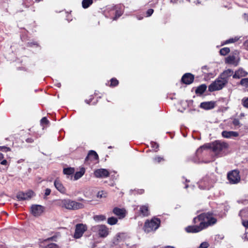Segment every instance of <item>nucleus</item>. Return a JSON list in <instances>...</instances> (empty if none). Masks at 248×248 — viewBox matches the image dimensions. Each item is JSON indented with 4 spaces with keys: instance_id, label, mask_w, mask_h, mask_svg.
Returning a JSON list of instances; mask_svg holds the SVG:
<instances>
[{
    "instance_id": "25",
    "label": "nucleus",
    "mask_w": 248,
    "mask_h": 248,
    "mask_svg": "<svg viewBox=\"0 0 248 248\" xmlns=\"http://www.w3.org/2000/svg\"><path fill=\"white\" fill-rule=\"evenodd\" d=\"M93 219L95 222H100L106 219V217L103 215H95L93 217Z\"/></svg>"
},
{
    "instance_id": "22",
    "label": "nucleus",
    "mask_w": 248,
    "mask_h": 248,
    "mask_svg": "<svg viewBox=\"0 0 248 248\" xmlns=\"http://www.w3.org/2000/svg\"><path fill=\"white\" fill-rule=\"evenodd\" d=\"M233 71L231 69H227L224 71L220 76L222 79H226L228 82L229 78L233 75Z\"/></svg>"
},
{
    "instance_id": "6",
    "label": "nucleus",
    "mask_w": 248,
    "mask_h": 248,
    "mask_svg": "<svg viewBox=\"0 0 248 248\" xmlns=\"http://www.w3.org/2000/svg\"><path fill=\"white\" fill-rule=\"evenodd\" d=\"M210 148L216 155H218L228 148V144L224 141L216 140L210 144Z\"/></svg>"
},
{
    "instance_id": "52",
    "label": "nucleus",
    "mask_w": 248,
    "mask_h": 248,
    "mask_svg": "<svg viewBox=\"0 0 248 248\" xmlns=\"http://www.w3.org/2000/svg\"><path fill=\"white\" fill-rule=\"evenodd\" d=\"M202 148H204V146H202V147H201L200 148H199V149L197 150V151H198V152H200L201 150H202Z\"/></svg>"
},
{
    "instance_id": "42",
    "label": "nucleus",
    "mask_w": 248,
    "mask_h": 248,
    "mask_svg": "<svg viewBox=\"0 0 248 248\" xmlns=\"http://www.w3.org/2000/svg\"><path fill=\"white\" fill-rule=\"evenodd\" d=\"M0 150L4 152H8L10 151V149L9 147L6 146H0Z\"/></svg>"
},
{
    "instance_id": "53",
    "label": "nucleus",
    "mask_w": 248,
    "mask_h": 248,
    "mask_svg": "<svg viewBox=\"0 0 248 248\" xmlns=\"http://www.w3.org/2000/svg\"><path fill=\"white\" fill-rule=\"evenodd\" d=\"M165 248H174L172 246H167L165 247Z\"/></svg>"
},
{
    "instance_id": "20",
    "label": "nucleus",
    "mask_w": 248,
    "mask_h": 248,
    "mask_svg": "<svg viewBox=\"0 0 248 248\" xmlns=\"http://www.w3.org/2000/svg\"><path fill=\"white\" fill-rule=\"evenodd\" d=\"M200 107L204 109H210L215 107V103L213 101L204 102L201 103Z\"/></svg>"
},
{
    "instance_id": "3",
    "label": "nucleus",
    "mask_w": 248,
    "mask_h": 248,
    "mask_svg": "<svg viewBox=\"0 0 248 248\" xmlns=\"http://www.w3.org/2000/svg\"><path fill=\"white\" fill-rule=\"evenodd\" d=\"M160 221L157 218H153L151 220H147L144 225V230L146 232L155 231L159 226Z\"/></svg>"
},
{
    "instance_id": "38",
    "label": "nucleus",
    "mask_w": 248,
    "mask_h": 248,
    "mask_svg": "<svg viewBox=\"0 0 248 248\" xmlns=\"http://www.w3.org/2000/svg\"><path fill=\"white\" fill-rule=\"evenodd\" d=\"M209 246V244L207 242H202L200 246V248H207Z\"/></svg>"
},
{
    "instance_id": "33",
    "label": "nucleus",
    "mask_w": 248,
    "mask_h": 248,
    "mask_svg": "<svg viewBox=\"0 0 248 248\" xmlns=\"http://www.w3.org/2000/svg\"><path fill=\"white\" fill-rule=\"evenodd\" d=\"M240 84L243 86L248 88V78H243L240 81Z\"/></svg>"
},
{
    "instance_id": "48",
    "label": "nucleus",
    "mask_w": 248,
    "mask_h": 248,
    "mask_svg": "<svg viewBox=\"0 0 248 248\" xmlns=\"http://www.w3.org/2000/svg\"><path fill=\"white\" fill-rule=\"evenodd\" d=\"M243 224L246 227L248 228V221H245V222H243Z\"/></svg>"
},
{
    "instance_id": "5",
    "label": "nucleus",
    "mask_w": 248,
    "mask_h": 248,
    "mask_svg": "<svg viewBox=\"0 0 248 248\" xmlns=\"http://www.w3.org/2000/svg\"><path fill=\"white\" fill-rule=\"evenodd\" d=\"M227 83L226 79H222L221 77L219 76L214 82L209 86L208 90L210 92L220 90L224 87Z\"/></svg>"
},
{
    "instance_id": "18",
    "label": "nucleus",
    "mask_w": 248,
    "mask_h": 248,
    "mask_svg": "<svg viewBox=\"0 0 248 248\" xmlns=\"http://www.w3.org/2000/svg\"><path fill=\"white\" fill-rule=\"evenodd\" d=\"M54 186L61 193H65L66 192V188L64 187L61 182L58 179L54 181Z\"/></svg>"
},
{
    "instance_id": "17",
    "label": "nucleus",
    "mask_w": 248,
    "mask_h": 248,
    "mask_svg": "<svg viewBox=\"0 0 248 248\" xmlns=\"http://www.w3.org/2000/svg\"><path fill=\"white\" fill-rule=\"evenodd\" d=\"M222 136L224 138L231 139L238 137L239 136V133L236 131H223L222 132Z\"/></svg>"
},
{
    "instance_id": "35",
    "label": "nucleus",
    "mask_w": 248,
    "mask_h": 248,
    "mask_svg": "<svg viewBox=\"0 0 248 248\" xmlns=\"http://www.w3.org/2000/svg\"><path fill=\"white\" fill-rule=\"evenodd\" d=\"M153 160L155 163H160L161 161H163L164 159L163 157L156 156L154 158Z\"/></svg>"
},
{
    "instance_id": "16",
    "label": "nucleus",
    "mask_w": 248,
    "mask_h": 248,
    "mask_svg": "<svg viewBox=\"0 0 248 248\" xmlns=\"http://www.w3.org/2000/svg\"><path fill=\"white\" fill-rule=\"evenodd\" d=\"M203 183L207 182V184H205L206 186H205V189H209L210 187H211L213 186V184L215 182L216 179L215 178V176L213 174L211 175L210 177V179H209L208 178L206 177L204 178L203 179Z\"/></svg>"
},
{
    "instance_id": "24",
    "label": "nucleus",
    "mask_w": 248,
    "mask_h": 248,
    "mask_svg": "<svg viewBox=\"0 0 248 248\" xmlns=\"http://www.w3.org/2000/svg\"><path fill=\"white\" fill-rule=\"evenodd\" d=\"M125 237V234L124 233H118L114 239V243L118 244L119 242L124 240Z\"/></svg>"
},
{
    "instance_id": "13",
    "label": "nucleus",
    "mask_w": 248,
    "mask_h": 248,
    "mask_svg": "<svg viewBox=\"0 0 248 248\" xmlns=\"http://www.w3.org/2000/svg\"><path fill=\"white\" fill-rule=\"evenodd\" d=\"M94 175L97 178H105L108 176L109 173L106 169H100L94 171Z\"/></svg>"
},
{
    "instance_id": "39",
    "label": "nucleus",
    "mask_w": 248,
    "mask_h": 248,
    "mask_svg": "<svg viewBox=\"0 0 248 248\" xmlns=\"http://www.w3.org/2000/svg\"><path fill=\"white\" fill-rule=\"evenodd\" d=\"M98 198H103L106 197V193H105L103 191H99L97 193V195Z\"/></svg>"
},
{
    "instance_id": "40",
    "label": "nucleus",
    "mask_w": 248,
    "mask_h": 248,
    "mask_svg": "<svg viewBox=\"0 0 248 248\" xmlns=\"http://www.w3.org/2000/svg\"><path fill=\"white\" fill-rule=\"evenodd\" d=\"M123 14V12L122 11H118V10H117L116 11V13H115V19L118 18L119 17H120Z\"/></svg>"
},
{
    "instance_id": "37",
    "label": "nucleus",
    "mask_w": 248,
    "mask_h": 248,
    "mask_svg": "<svg viewBox=\"0 0 248 248\" xmlns=\"http://www.w3.org/2000/svg\"><path fill=\"white\" fill-rule=\"evenodd\" d=\"M118 80L115 78H112L110 80V86H116L118 84Z\"/></svg>"
},
{
    "instance_id": "8",
    "label": "nucleus",
    "mask_w": 248,
    "mask_h": 248,
    "mask_svg": "<svg viewBox=\"0 0 248 248\" xmlns=\"http://www.w3.org/2000/svg\"><path fill=\"white\" fill-rule=\"evenodd\" d=\"M240 58L239 57L238 53L236 51L227 57L225 58V62L226 63L232 64L236 66L238 64Z\"/></svg>"
},
{
    "instance_id": "49",
    "label": "nucleus",
    "mask_w": 248,
    "mask_h": 248,
    "mask_svg": "<svg viewBox=\"0 0 248 248\" xmlns=\"http://www.w3.org/2000/svg\"><path fill=\"white\" fill-rule=\"evenodd\" d=\"M53 239V237H50V238H48L46 240H44V242H46V241H51V240H52Z\"/></svg>"
},
{
    "instance_id": "23",
    "label": "nucleus",
    "mask_w": 248,
    "mask_h": 248,
    "mask_svg": "<svg viewBox=\"0 0 248 248\" xmlns=\"http://www.w3.org/2000/svg\"><path fill=\"white\" fill-rule=\"evenodd\" d=\"M140 212L144 217L148 216L150 214L148 206L147 205H142L140 207Z\"/></svg>"
},
{
    "instance_id": "43",
    "label": "nucleus",
    "mask_w": 248,
    "mask_h": 248,
    "mask_svg": "<svg viewBox=\"0 0 248 248\" xmlns=\"http://www.w3.org/2000/svg\"><path fill=\"white\" fill-rule=\"evenodd\" d=\"M232 124L235 126H238L240 125V122L237 119H234L232 121Z\"/></svg>"
},
{
    "instance_id": "27",
    "label": "nucleus",
    "mask_w": 248,
    "mask_h": 248,
    "mask_svg": "<svg viewBox=\"0 0 248 248\" xmlns=\"http://www.w3.org/2000/svg\"><path fill=\"white\" fill-rule=\"evenodd\" d=\"M206 86L205 84H202L199 86L196 90V93L202 94L206 89Z\"/></svg>"
},
{
    "instance_id": "55",
    "label": "nucleus",
    "mask_w": 248,
    "mask_h": 248,
    "mask_svg": "<svg viewBox=\"0 0 248 248\" xmlns=\"http://www.w3.org/2000/svg\"><path fill=\"white\" fill-rule=\"evenodd\" d=\"M27 141H29V142H31V140L30 139H28Z\"/></svg>"
},
{
    "instance_id": "31",
    "label": "nucleus",
    "mask_w": 248,
    "mask_h": 248,
    "mask_svg": "<svg viewBox=\"0 0 248 248\" xmlns=\"http://www.w3.org/2000/svg\"><path fill=\"white\" fill-rule=\"evenodd\" d=\"M230 50L229 47H224L220 50L219 52L221 55L225 56L227 54L230 52Z\"/></svg>"
},
{
    "instance_id": "46",
    "label": "nucleus",
    "mask_w": 248,
    "mask_h": 248,
    "mask_svg": "<svg viewBox=\"0 0 248 248\" xmlns=\"http://www.w3.org/2000/svg\"><path fill=\"white\" fill-rule=\"evenodd\" d=\"M7 161L5 159H2L1 161L0 162V164L2 165H7Z\"/></svg>"
},
{
    "instance_id": "54",
    "label": "nucleus",
    "mask_w": 248,
    "mask_h": 248,
    "mask_svg": "<svg viewBox=\"0 0 248 248\" xmlns=\"http://www.w3.org/2000/svg\"><path fill=\"white\" fill-rule=\"evenodd\" d=\"M42 0H35V1H36V2H39V1H42Z\"/></svg>"
},
{
    "instance_id": "15",
    "label": "nucleus",
    "mask_w": 248,
    "mask_h": 248,
    "mask_svg": "<svg viewBox=\"0 0 248 248\" xmlns=\"http://www.w3.org/2000/svg\"><path fill=\"white\" fill-rule=\"evenodd\" d=\"M194 77L193 75L190 73L185 74L182 78V81L186 84L191 83L194 80Z\"/></svg>"
},
{
    "instance_id": "2",
    "label": "nucleus",
    "mask_w": 248,
    "mask_h": 248,
    "mask_svg": "<svg viewBox=\"0 0 248 248\" xmlns=\"http://www.w3.org/2000/svg\"><path fill=\"white\" fill-rule=\"evenodd\" d=\"M57 204L60 207L68 210H75L84 207V205L82 203L70 199L58 200L57 201Z\"/></svg>"
},
{
    "instance_id": "1",
    "label": "nucleus",
    "mask_w": 248,
    "mask_h": 248,
    "mask_svg": "<svg viewBox=\"0 0 248 248\" xmlns=\"http://www.w3.org/2000/svg\"><path fill=\"white\" fill-rule=\"evenodd\" d=\"M216 222V218L209 213L202 214L193 219V223L194 224L199 223L203 229L215 224Z\"/></svg>"
},
{
    "instance_id": "47",
    "label": "nucleus",
    "mask_w": 248,
    "mask_h": 248,
    "mask_svg": "<svg viewBox=\"0 0 248 248\" xmlns=\"http://www.w3.org/2000/svg\"><path fill=\"white\" fill-rule=\"evenodd\" d=\"M244 45L246 49L248 50V39L245 42Z\"/></svg>"
},
{
    "instance_id": "29",
    "label": "nucleus",
    "mask_w": 248,
    "mask_h": 248,
    "mask_svg": "<svg viewBox=\"0 0 248 248\" xmlns=\"http://www.w3.org/2000/svg\"><path fill=\"white\" fill-rule=\"evenodd\" d=\"M118 222L117 218L114 217H110L108 218L107 222L110 225L116 224Z\"/></svg>"
},
{
    "instance_id": "9",
    "label": "nucleus",
    "mask_w": 248,
    "mask_h": 248,
    "mask_svg": "<svg viewBox=\"0 0 248 248\" xmlns=\"http://www.w3.org/2000/svg\"><path fill=\"white\" fill-rule=\"evenodd\" d=\"M87 230V226L86 224L82 223L78 224L76 226L74 237L76 238H80L85 232Z\"/></svg>"
},
{
    "instance_id": "21",
    "label": "nucleus",
    "mask_w": 248,
    "mask_h": 248,
    "mask_svg": "<svg viewBox=\"0 0 248 248\" xmlns=\"http://www.w3.org/2000/svg\"><path fill=\"white\" fill-rule=\"evenodd\" d=\"M248 73L244 71L243 69H239L236 71L234 74L233 75L234 78H240L242 77H245L247 75Z\"/></svg>"
},
{
    "instance_id": "44",
    "label": "nucleus",
    "mask_w": 248,
    "mask_h": 248,
    "mask_svg": "<svg viewBox=\"0 0 248 248\" xmlns=\"http://www.w3.org/2000/svg\"><path fill=\"white\" fill-rule=\"evenodd\" d=\"M41 123L42 124H47L48 123V121L46 117H43L41 120Z\"/></svg>"
},
{
    "instance_id": "12",
    "label": "nucleus",
    "mask_w": 248,
    "mask_h": 248,
    "mask_svg": "<svg viewBox=\"0 0 248 248\" xmlns=\"http://www.w3.org/2000/svg\"><path fill=\"white\" fill-rule=\"evenodd\" d=\"M33 194L32 191H29L26 193L19 192L16 195V198L19 201H23L30 199Z\"/></svg>"
},
{
    "instance_id": "30",
    "label": "nucleus",
    "mask_w": 248,
    "mask_h": 248,
    "mask_svg": "<svg viewBox=\"0 0 248 248\" xmlns=\"http://www.w3.org/2000/svg\"><path fill=\"white\" fill-rule=\"evenodd\" d=\"M63 173L66 175H71L74 173L75 170L74 168H68L63 169Z\"/></svg>"
},
{
    "instance_id": "4",
    "label": "nucleus",
    "mask_w": 248,
    "mask_h": 248,
    "mask_svg": "<svg viewBox=\"0 0 248 248\" xmlns=\"http://www.w3.org/2000/svg\"><path fill=\"white\" fill-rule=\"evenodd\" d=\"M91 231L97 233V234L102 238L106 237L109 234V229L107 226L105 225H97L92 227Z\"/></svg>"
},
{
    "instance_id": "14",
    "label": "nucleus",
    "mask_w": 248,
    "mask_h": 248,
    "mask_svg": "<svg viewBox=\"0 0 248 248\" xmlns=\"http://www.w3.org/2000/svg\"><path fill=\"white\" fill-rule=\"evenodd\" d=\"M203 230L202 227L199 225L189 226L185 228V230L188 233H197Z\"/></svg>"
},
{
    "instance_id": "26",
    "label": "nucleus",
    "mask_w": 248,
    "mask_h": 248,
    "mask_svg": "<svg viewBox=\"0 0 248 248\" xmlns=\"http://www.w3.org/2000/svg\"><path fill=\"white\" fill-rule=\"evenodd\" d=\"M85 173V169L84 168L80 169L79 171L76 172L74 176L75 180H77L81 178Z\"/></svg>"
},
{
    "instance_id": "51",
    "label": "nucleus",
    "mask_w": 248,
    "mask_h": 248,
    "mask_svg": "<svg viewBox=\"0 0 248 248\" xmlns=\"http://www.w3.org/2000/svg\"><path fill=\"white\" fill-rule=\"evenodd\" d=\"M151 144H152L153 145V144H154V145H155V146H156V149H157V148H158V145L157 144H156L155 143H154H154H151Z\"/></svg>"
},
{
    "instance_id": "50",
    "label": "nucleus",
    "mask_w": 248,
    "mask_h": 248,
    "mask_svg": "<svg viewBox=\"0 0 248 248\" xmlns=\"http://www.w3.org/2000/svg\"><path fill=\"white\" fill-rule=\"evenodd\" d=\"M4 158L3 155L2 154L0 153V161H1Z\"/></svg>"
},
{
    "instance_id": "11",
    "label": "nucleus",
    "mask_w": 248,
    "mask_h": 248,
    "mask_svg": "<svg viewBox=\"0 0 248 248\" xmlns=\"http://www.w3.org/2000/svg\"><path fill=\"white\" fill-rule=\"evenodd\" d=\"M44 211V207L40 205H33L31 207V214L35 217L40 216Z\"/></svg>"
},
{
    "instance_id": "7",
    "label": "nucleus",
    "mask_w": 248,
    "mask_h": 248,
    "mask_svg": "<svg viewBox=\"0 0 248 248\" xmlns=\"http://www.w3.org/2000/svg\"><path fill=\"white\" fill-rule=\"evenodd\" d=\"M227 178L231 184L238 183L241 179L239 170H234L229 172L227 174Z\"/></svg>"
},
{
    "instance_id": "41",
    "label": "nucleus",
    "mask_w": 248,
    "mask_h": 248,
    "mask_svg": "<svg viewBox=\"0 0 248 248\" xmlns=\"http://www.w3.org/2000/svg\"><path fill=\"white\" fill-rule=\"evenodd\" d=\"M154 12V10L152 9H149L147 10L146 12V16H151Z\"/></svg>"
},
{
    "instance_id": "10",
    "label": "nucleus",
    "mask_w": 248,
    "mask_h": 248,
    "mask_svg": "<svg viewBox=\"0 0 248 248\" xmlns=\"http://www.w3.org/2000/svg\"><path fill=\"white\" fill-rule=\"evenodd\" d=\"M98 155L97 153L93 151H90L87 156L85 158V162L88 164H90L91 162L96 163L98 162Z\"/></svg>"
},
{
    "instance_id": "19",
    "label": "nucleus",
    "mask_w": 248,
    "mask_h": 248,
    "mask_svg": "<svg viewBox=\"0 0 248 248\" xmlns=\"http://www.w3.org/2000/svg\"><path fill=\"white\" fill-rule=\"evenodd\" d=\"M113 213L116 216H118L119 218H123L125 216V210L118 207H115L113 209Z\"/></svg>"
},
{
    "instance_id": "34",
    "label": "nucleus",
    "mask_w": 248,
    "mask_h": 248,
    "mask_svg": "<svg viewBox=\"0 0 248 248\" xmlns=\"http://www.w3.org/2000/svg\"><path fill=\"white\" fill-rule=\"evenodd\" d=\"M242 104L244 107L248 108V97H244L242 99Z\"/></svg>"
},
{
    "instance_id": "32",
    "label": "nucleus",
    "mask_w": 248,
    "mask_h": 248,
    "mask_svg": "<svg viewBox=\"0 0 248 248\" xmlns=\"http://www.w3.org/2000/svg\"><path fill=\"white\" fill-rule=\"evenodd\" d=\"M239 39V37H235L234 38H230L227 40H226L225 42V44H229V43H232L237 41Z\"/></svg>"
},
{
    "instance_id": "56",
    "label": "nucleus",
    "mask_w": 248,
    "mask_h": 248,
    "mask_svg": "<svg viewBox=\"0 0 248 248\" xmlns=\"http://www.w3.org/2000/svg\"><path fill=\"white\" fill-rule=\"evenodd\" d=\"M187 187H188V185H186V186L185 187H186V188H187Z\"/></svg>"
},
{
    "instance_id": "36",
    "label": "nucleus",
    "mask_w": 248,
    "mask_h": 248,
    "mask_svg": "<svg viewBox=\"0 0 248 248\" xmlns=\"http://www.w3.org/2000/svg\"><path fill=\"white\" fill-rule=\"evenodd\" d=\"M42 248H60L59 246L55 243H50Z\"/></svg>"
},
{
    "instance_id": "28",
    "label": "nucleus",
    "mask_w": 248,
    "mask_h": 248,
    "mask_svg": "<svg viewBox=\"0 0 248 248\" xmlns=\"http://www.w3.org/2000/svg\"><path fill=\"white\" fill-rule=\"evenodd\" d=\"M93 2V0H83L82 5L83 8L86 9L88 8Z\"/></svg>"
},
{
    "instance_id": "45",
    "label": "nucleus",
    "mask_w": 248,
    "mask_h": 248,
    "mask_svg": "<svg viewBox=\"0 0 248 248\" xmlns=\"http://www.w3.org/2000/svg\"><path fill=\"white\" fill-rule=\"evenodd\" d=\"M50 192H51V190L49 188H46L45 190V195L46 196H48L50 194Z\"/></svg>"
}]
</instances>
